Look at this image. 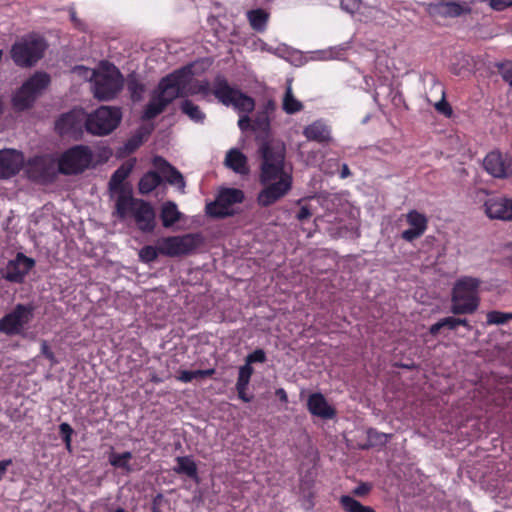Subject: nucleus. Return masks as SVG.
<instances>
[{
  "label": "nucleus",
  "mask_w": 512,
  "mask_h": 512,
  "mask_svg": "<svg viewBox=\"0 0 512 512\" xmlns=\"http://www.w3.org/2000/svg\"><path fill=\"white\" fill-rule=\"evenodd\" d=\"M260 181L265 186L258 195V203L268 207L284 197L292 188L291 173L285 170V148L263 143Z\"/></svg>",
  "instance_id": "obj_1"
},
{
  "label": "nucleus",
  "mask_w": 512,
  "mask_h": 512,
  "mask_svg": "<svg viewBox=\"0 0 512 512\" xmlns=\"http://www.w3.org/2000/svg\"><path fill=\"white\" fill-rule=\"evenodd\" d=\"M213 95L224 106H232L240 115L238 127L241 131L252 130L253 119L248 115L255 109V100L242 92L240 89L232 87L228 80L218 75L213 80Z\"/></svg>",
  "instance_id": "obj_2"
},
{
  "label": "nucleus",
  "mask_w": 512,
  "mask_h": 512,
  "mask_svg": "<svg viewBox=\"0 0 512 512\" xmlns=\"http://www.w3.org/2000/svg\"><path fill=\"white\" fill-rule=\"evenodd\" d=\"M115 210L120 219L133 218L137 228L144 233H150L156 227V213L153 206L143 199L134 198L131 191L128 194L118 195Z\"/></svg>",
  "instance_id": "obj_3"
},
{
  "label": "nucleus",
  "mask_w": 512,
  "mask_h": 512,
  "mask_svg": "<svg viewBox=\"0 0 512 512\" xmlns=\"http://www.w3.org/2000/svg\"><path fill=\"white\" fill-rule=\"evenodd\" d=\"M481 279L472 276L458 278L451 292L450 311L454 315L473 314L480 305Z\"/></svg>",
  "instance_id": "obj_4"
},
{
  "label": "nucleus",
  "mask_w": 512,
  "mask_h": 512,
  "mask_svg": "<svg viewBox=\"0 0 512 512\" xmlns=\"http://www.w3.org/2000/svg\"><path fill=\"white\" fill-rule=\"evenodd\" d=\"M184 70H175L163 77L152 94L143 111V119L152 120L160 115L166 107L179 97L177 89L183 84Z\"/></svg>",
  "instance_id": "obj_5"
},
{
  "label": "nucleus",
  "mask_w": 512,
  "mask_h": 512,
  "mask_svg": "<svg viewBox=\"0 0 512 512\" xmlns=\"http://www.w3.org/2000/svg\"><path fill=\"white\" fill-rule=\"evenodd\" d=\"M51 78L46 72H35L18 89L12 98L13 107L24 111L33 106L36 99L48 88Z\"/></svg>",
  "instance_id": "obj_6"
},
{
  "label": "nucleus",
  "mask_w": 512,
  "mask_h": 512,
  "mask_svg": "<svg viewBox=\"0 0 512 512\" xmlns=\"http://www.w3.org/2000/svg\"><path fill=\"white\" fill-rule=\"evenodd\" d=\"M93 152L87 145H74L58 158V171L63 175H78L87 170L93 162Z\"/></svg>",
  "instance_id": "obj_7"
},
{
  "label": "nucleus",
  "mask_w": 512,
  "mask_h": 512,
  "mask_svg": "<svg viewBox=\"0 0 512 512\" xmlns=\"http://www.w3.org/2000/svg\"><path fill=\"white\" fill-rule=\"evenodd\" d=\"M93 94L101 101L114 99L123 87V76L115 66L93 73Z\"/></svg>",
  "instance_id": "obj_8"
},
{
  "label": "nucleus",
  "mask_w": 512,
  "mask_h": 512,
  "mask_svg": "<svg viewBox=\"0 0 512 512\" xmlns=\"http://www.w3.org/2000/svg\"><path fill=\"white\" fill-rule=\"evenodd\" d=\"M121 118L120 108L101 106L86 116L85 129L93 135H108L118 127Z\"/></svg>",
  "instance_id": "obj_9"
},
{
  "label": "nucleus",
  "mask_w": 512,
  "mask_h": 512,
  "mask_svg": "<svg viewBox=\"0 0 512 512\" xmlns=\"http://www.w3.org/2000/svg\"><path fill=\"white\" fill-rule=\"evenodd\" d=\"M32 304H17L11 312L0 318V333L7 336L20 335L34 316Z\"/></svg>",
  "instance_id": "obj_10"
},
{
  "label": "nucleus",
  "mask_w": 512,
  "mask_h": 512,
  "mask_svg": "<svg viewBox=\"0 0 512 512\" xmlns=\"http://www.w3.org/2000/svg\"><path fill=\"white\" fill-rule=\"evenodd\" d=\"M201 242L198 234H185L182 236L163 237L157 241L161 255L177 257L187 255L194 251Z\"/></svg>",
  "instance_id": "obj_11"
},
{
  "label": "nucleus",
  "mask_w": 512,
  "mask_h": 512,
  "mask_svg": "<svg viewBox=\"0 0 512 512\" xmlns=\"http://www.w3.org/2000/svg\"><path fill=\"white\" fill-rule=\"evenodd\" d=\"M46 45L42 39L17 42L12 46L11 57L20 67H31L42 58Z\"/></svg>",
  "instance_id": "obj_12"
},
{
  "label": "nucleus",
  "mask_w": 512,
  "mask_h": 512,
  "mask_svg": "<svg viewBox=\"0 0 512 512\" xmlns=\"http://www.w3.org/2000/svg\"><path fill=\"white\" fill-rule=\"evenodd\" d=\"M244 192L236 188L222 189L214 202L206 205V213L214 218H225L233 213L230 207L234 204L242 203Z\"/></svg>",
  "instance_id": "obj_13"
},
{
  "label": "nucleus",
  "mask_w": 512,
  "mask_h": 512,
  "mask_svg": "<svg viewBox=\"0 0 512 512\" xmlns=\"http://www.w3.org/2000/svg\"><path fill=\"white\" fill-rule=\"evenodd\" d=\"M86 115L81 109L62 114L55 122V131L62 137L79 139L85 127Z\"/></svg>",
  "instance_id": "obj_14"
},
{
  "label": "nucleus",
  "mask_w": 512,
  "mask_h": 512,
  "mask_svg": "<svg viewBox=\"0 0 512 512\" xmlns=\"http://www.w3.org/2000/svg\"><path fill=\"white\" fill-rule=\"evenodd\" d=\"M179 70H184L183 73V84L179 86L177 92L179 97L201 95L202 98L206 99L210 94H213V86L211 87L208 80H194V72L192 65H186Z\"/></svg>",
  "instance_id": "obj_15"
},
{
  "label": "nucleus",
  "mask_w": 512,
  "mask_h": 512,
  "mask_svg": "<svg viewBox=\"0 0 512 512\" xmlns=\"http://www.w3.org/2000/svg\"><path fill=\"white\" fill-rule=\"evenodd\" d=\"M26 172L31 180L41 183L52 182L57 175L53 160L47 156H35L30 159Z\"/></svg>",
  "instance_id": "obj_16"
},
{
  "label": "nucleus",
  "mask_w": 512,
  "mask_h": 512,
  "mask_svg": "<svg viewBox=\"0 0 512 512\" xmlns=\"http://www.w3.org/2000/svg\"><path fill=\"white\" fill-rule=\"evenodd\" d=\"M484 169L495 178L512 176V156L498 150L491 151L483 161Z\"/></svg>",
  "instance_id": "obj_17"
},
{
  "label": "nucleus",
  "mask_w": 512,
  "mask_h": 512,
  "mask_svg": "<svg viewBox=\"0 0 512 512\" xmlns=\"http://www.w3.org/2000/svg\"><path fill=\"white\" fill-rule=\"evenodd\" d=\"M35 260L18 252L14 259L8 261L3 277L12 283L21 284L26 275L35 267Z\"/></svg>",
  "instance_id": "obj_18"
},
{
  "label": "nucleus",
  "mask_w": 512,
  "mask_h": 512,
  "mask_svg": "<svg viewBox=\"0 0 512 512\" xmlns=\"http://www.w3.org/2000/svg\"><path fill=\"white\" fill-rule=\"evenodd\" d=\"M24 164L22 152L14 149L0 150V179L15 176Z\"/></svg>",
  "instance_id": "obj_19"
},
{
  "label": "nucleus",
  "mask_w": 512,
  "mask_h": 512,
  "mask_svg": "<svg viewBox=\"0 0 512 512\" xmlns=\"http://www.w3.org/2000/svg\"><path fill=\"white\" fill-rule=\"evenodd\" d=\"M406 221L410 228L401 233V238L408 242H412L413 240L421 237L428 226L427 217L417 210H410L406 214Z\"/></svg>",
  "instance_id": "obj_20"
},
{
  "label": "nucleus",
  "mask_w": 512,
  "mask_h": 512,
  "mask_svg": "<svg viewBox=\"0 0 512 512\" xmlns=\"http://www.w3.org/2000/svg\"><path fill=\"white\" fill-rule=\"evenodd\" d=\"M428 12L432 16L460 17L471 12V7L467 2H438L429 4Z\"/></svg>",
  "instance_id": "obj_21"
},
{
  "label": "nucleus",
  "mask_w": 512,
  "mask_h": 512,
  "mask_svg": "<svg viewBox=\"0 0 512 512\" xmlns=\"http://www.w3.org/2000/svg\"><path fill=\"white\" fill-rule=\"evenodd\" d=\"M154 167L165 176L166 181L175 185L182 193L185 191L186 182L183 175L162 156H154Z\"/></svg>",
  "instance_id": "obj_22"
},
{
  "label": "nucleus",
  "mask_w": 512,
  "mask_h": 512,
  "mask_svg": "<svg viewBox=\"0 0 512 512\" xmlns=\"http://www.w3.org/2000/svg\"><path fill=\"white\" fill-rule=\"evenodd\" d=\"M277 108L276 102L269 99L256 112L253 118L252 131L268 134L271 129V118Z\"/></svg>",
  "instance_id": "obj_23"
},
{
  "label": "nucleus",
  "mask_w": 512,
  "mask_h": 512,
  "mask_svg": "<svg viewBox=\"0 0 512 512\" xmlns=\"http://www.w3.org/2000/svg\"><path fill=\"white\" fill-rule=\"evenodd\" d=\"M303 135L308 141L321 145H329L332 141L331 128L321 119L307 125L303 129Z\"/></svg>",
  "instance_id": "obj_24"
},
{
  "label": "nucleus",
  "mask_w": 512,
  "mask_h": 512,
  "mask_svg": "<svg viewBox=\"0 0 512 512\" xmlns=\"http://www.w3.org/2000/svg\"><path fill=\"white\" fill-rule=\"evenodd\" d=\"M307 409L312 415L322 419H332L336 415V410L329 405L325 396L320 392L309 395Z\"/></svg>",
  "instance_id": "obj_25"
},
{
  "label": "nucleus",
  "mask_w": 512,
  "mask_h": 512,
  "mask_svg": "<svg viewBox=\"0 0 512 512\" xmlns=\"http://www.w3.org/2000/svg\"><path fill=\"white\" fill-rule=\"evenodd\" d=\"M511 199L506 198H489L484 203L485 213L490 219H500L510 221V204Z\"/></svg>",
  "instance_id": "obj_26"
},
{
  "label": "nucleus",
  "mask_w": 512,
  "mask_h": 512,
  "mask_svg": "<svg viewBox=\"0 0 512 512\" xmlns=\"http://www.w3.org/2000/svg\"><path fill=\"white\" fill-rule=\"evenodd\" d=\"M136 164V159L131 158L120 165L112 174L109 180V188L113 192H118L119 195L128 194L125 191L124 181L129 177Z\"/></svg>",
  "instance_id": "obj_27"
},
{
  "label": "nucleus",
  "mask_w": 512,
  "mask_h": 512,
  "mask_svg": "<svg viewBox=\"0 0 512 512\" xmlns=\"http://www.w3.org/2000/svg\"><path fill=\"white\" fill-rule=\"evenodd\" d=\"M224 164L235 173L247 175L249 173L248 159L237 148H232L226 153Z\"/></svg>",
  "instance_id": "obj_28"
},
{
  "label": "nucleus",
  "mask_w": 512,
  "mask_h": 512,
  "mask_svg": "<svg viewBox=\"0 0 512 512\" xmlns=\"http://www.w3.org/2000/svg\"><path fill=\"white\" fill-rule=\"evenodd\" d=\"M177 466L174 471L177 474H184L192 480L198 482V469L195 461L189 456H179L176 458Z\"/></svg>",
  "instance_id": "obj_29"
},
{
  "label": "nucleus",
  "mask_w": 512,
  "mask_h": 512,
  "mask_svg": "<svg viewBox=\"0 0 512 512\" xmlns=\"http://www.w3.org/2000/svg\"><path fill=\"white\" fill-rule=\"evenodd\" d=\"M162 183L161 176L155 171L146 172L139 180L138 190L142 195H147Z\"/></svg>",
  "instance_id": "obj_30"
},
{
  "label": "nucleus",
  "mask_w": 512,
  "mask_h": 512,
  "mask_svg": "<svg viewBox=\"0 0 512 512\" xmlns=\"http://www.w3.org/2000/svg\"><path fill=\"white\" fill-rule=\"evenodd\" d=\"M160 218L162 225L165 228H169L180 220L181 213L179 212L177 205L174 202L167 201L161 208Z\"/></svg>",
  "instance_id": "obj_31"
},
{
  "label": "nucleus",
  "mask_w": 512,
  "mask_h": 512,
  "mask_svg": "<svg viewBox=\"0 0 512 512\" xmlns=\"http://www.w3.org/2000/svg\"><path fill=\"white\" fill-rule=\"evenodd\" d=\"M339 504L345 512H376L372 507L363 505L350 495H342Z\"/></svg>",
  "instance_id": "obj_32"
},
{
  "label": "nucleus",
  "mask_w": 512,
  "mask_h": 512,
  "mask_svg": "<svg viewBox=\"0 0 512 512\" xmlns=\"http://www.w3.org/2000/svg\"><path fill=\"white\" fill-rule=\"evenodd\" d=\"M180 110L196 123H203L206 118L205 113L200 107L189 99H185L180 103Z\"/></svg>",
  "instance_id": "obj_33"
},
{
  "label": "nucleus",
  "mask_w": 512,
  "mask_h": 512,
  "mask_svg": "<svg viewBox=\"0 0 512 512\" xmlns=\"http://www.w3.org/2000/svg\"><path fill=\"white\" fill-rule=\"evenodd\" d=\"M247 17L254 30H263L266 27L269 14L262 9H256L248 11Z\"/></svg>",
  "instance_id": "obj_34"
},
{
  "label": "nucleus",
  "mask_w": 512,
  "mask_h": 512,
  "mask_svg": "<svg viewBox=\"0 0 512 512\" xmlns=\"http://www.w3.org/2000/svg\"><path fill=\"white\" fill-rule=\"evenodd\" d=\"M282 108L287 114H295L303 109V104L294 97L290 86L285 91Z\"/></svg>",
  "instance_id": "obj_35"
},
{
  "label": "nucleus",
  "mask_w": 512,
  "mask_h": 512,
  "mask_svg": "<svg viewBox=\"0 0 512 512\" xmlns=\"http://www.w3.org/2000/svg\"><path fill=\"white\" fill-rule=\"evenodd\" d=\"M132 459V453L129 451H125L121 454L111 453L109 456V463L115 467L125 470L126 472H131L132 468L129 464V461Z\"/></svg>",
  "instance_id": "obj_36"
},
{
  "label": "nucleus",
  "mask_w": 512,
  "mask_h": 512,
  "mask_svg": "<svg viewBox=\"0 0 512 512\" xmlns=\"http://www.w3.org/2000/svg\"><path fill=\"white\" fill-rule=\"evenodd\" d=\"M457 327V318L453 316H448L440 319L438 322L431 325L429 328V333L432 336H436L442 328H447L448 330H455Z\"/></svg>",
  "instance_id": "obj_37"
},
{
  "label": "nucleus",
  "mask_w": 512,
  "mask_h": 512,
  "mask_svg": "<svg viewBox=\"0 0 512 512\" xmlns=\"http://www.w3.org/2000/svg\"><path fill=\"white\" fill-rule=\"evenodd\" d=\"M127 88L133 101H140L145 91V86L137 78L130 77L127 81Z\"/></svg>",
  "instance_id": "obj_38"
},
{
  "label": "nucleus",
  "mask_w": 512,
  "mask_h": 512,
  "mask_svg": "<svg viewBox=\"0 0 512 512\" xmlns=\"http://www.w3.org/2000/svg\"><path fill=\"white\" fill-rule=\"evenodd\" d=\"M161 255L159 251V245L156 246L146 245L139 251V258L142 262L151 263L154 262L158 256Z\"/></svg>",
  "instance_id": "obj_39"
},
{
  "label": "nucleus",
  "mask_w": 512,
  "mask_h": 512,
  "mask_svg": "<svg viewBox=\"0 0 512 512\" xmlns=\"http://www.w3.org/2000/svg\"><path fill=\"white\" fill-rule=\"evenodd\" d=\"M74 433L73 428L70 424L64 422L59 425V434L62 441L65 444L66 450L71 453L72 452V435Z\"/></svg>",
  "instance_id": "obj_40"
},
{
  "label": "nucleus",
  "mask_w": 512,
  "mask_h": 512,
  "mask_svg": "<svg viewBox=\"0 0 512 512\" xmlns=\"http://www.w3.org/2000/svg\"><path fill=\"white\" fill-rule=\"evenodd\" d=\"M502 79L512 87V61L505 60L495 64Z\"/></svg>",
  "instance_id": "obj_41"
},
{
  "label": "nucleus",
  "mask_w": 512,
  "mask_h": 512,
  "mask_svg": "<svg viewBox=\"0 0 512 512\" xmlns=\"http://www.w3.org/2000/svg\"><path fill=\"white\" fill-rule=\"evenodd\" d=\"M510 319H512V313H505V312L496 311V310H493V311H490L487 313V324H489V325L504 324Z\"/></svg>",
  "instance_id": "obj_42"
},
{
  "label": "nucleus",
  "mask_w": 512,
  "mask_h": 512,
  "mask_svg": "<svg viewBox=\"0 0 512 512\" xmlns=\"http://www.w3.org/2000/svg\"><path fill=\"white\" fill-rule=\"evenodd\" d=\"M254 368L248 365H242L238 371L236 386L248 387Z\"/></svg>",
  "instance_id": "obj_43"
},
{
  "label": "nucleus",
  "mask_w": 512,
  "mask_h": 512,
  "mask_svg": "<svg viewBox=\"0 0 512 512\" xmlns=\"http://www.w3.org/2000/svg\"><path fill=\"white\" fill-rule=\"evenodd\" d=\"M143 144V137L141 134H136L130 137L123 146V151L126 154L135 152Z\"/></svg>",
  "instance_id": "obj_44"
},
{
  "label": "nucleus",
  "mask_w": 512,
  "mask_h": 512,
  "mask_svg": "<svg viewBox=\"0 0 512 512\" xmlns=\"http://www.w3.org/2000/svg\"><path fill=\"white\" fill-rule=\"evenodd\" d=\"M266 360L265 351L263 349H256L246 356L244 365L252 366L254 363H264Z\"/></svg>",
  "instance_id": "obj_45"
},
{
  "label": "nucleus",
  "mask_w": 512,
  "mask_h": 512,
  "mask_svg": "<svg viewBox=\"0 0 512 512\" xmlns=\"http://www.w3.org/2000/svg\"><path fill=\"white\" fill-rule=\"evenodd\" d=\"M41 354L50 361L51 365H55L58 363V360L55 357V354L51 350L48 342L46 340L41 341Z\"/></svg>",
  "instance_id": "obj_46"
},
{
  "label": "nucleus",
  "mask_w": 512,
  "mask_h": 512,
  "mask_svg": "<svg viewBox=\"0 0 512 512\" xmlns=\"http://www.w3.org/2000/svg\"><path fill=\"white\" fill-rule=\"evenodd\" d=\"M362 0H341V7L349 13H355L359 10Z\"/></svg>",
  "instance_id": "obj_47"
},
{
  "label": "nucleus",
  "mask_w": 512,
  "mask_h": 512,
  "mask_svg": "<svg viewBox=\"0 0 512 512\" xmlns=\"http://www.w3.org/2000/svg\"><path fill=\"white\" fill-rule=\"evenodd\" d=\"M368 436L370 439H374L376 442H378L382 445H385L391 438L390 434L380 433L373 429L369 430Z\"/></svg>",
  "instance_id": "obj_48"
},
{
  "label": "nucleus",
  "mask_w": 512,
  "mask_h": 512,
  "mask_svg": "<svg viewBox=\"0 0 512 512\" xmlns=\"http://www.w3.org/2000/svg\"><path fill=\"white\" fill-rule=\"evenodd\" d=\"M435 108L439 113L445 116L449 117L452 114V108L444 98L435 104Z\"/></svg>",
  "instance_id": "obj_49"
},
{
  "label": "nucleus",
  "mask_w": 512,
  "mask_h": 512,
  "mask_svg": "<svg viewBox=\"0 0 512 512\" xmlns=\"http://www.w3.org/2000/svg\"><path fill=\"white\" fill-rule=\"evenodd\" d=\"M312 216V210L309 205H302L296 214L297 220L303 222Z\"/></svg>",
  "instance_id": "obj_50"
},
{
  "label": "nucleus",
  "mask_w": 512,
  "mask_h": 512,
  "mask_svg": "<svg viewBox=\"0 0 512 512\" xmlns=\"http://www.w3.org/2000/svg\"><path fill=\"white\" fill-rule=\"evenodd\" d=\"M214 374H215L214 368H210V369H206V370H195V371H192V378H193V380L194 379L201 380V379H205L208 377H212Z\"/></svg>",
  "instance_id": "obj_51"
},
{
  "label": "nucleus",
  "mask_w": 512,
  "mask_h": 512,
  "mask_svg": "<svg viewBox=\"0 0 512 512\" xmlns=\"http://www.w3.org/2000/svg\"><path fill=\"white\" fill-rule=\"evenodd\" d=\"M490 6L497 11L512 6V0H490Z\"/></svg>",
  "instance_id": "obj_52"
},
{
  "label": "nucleus",
  "mask_w": 512,
  "mask_h": 512,
  "mask_svg": "<svg viewBox=\"0 0 512 512\" xmlns=\"http://www.w3.org/2000/svg\"><path fill=\"white\" fill-rule=\"evenodd\" d=\"M371 490V485L368 483H361L357 487L354 488L353 494L355 496L363 497L367 495Z\"/></svg>",
  "instance_id": "obj_53"
},
{
  "label": "nucleus",
  "mask_w": 512,
  "mask_h": 512,
  "mask_svg": "<svg viewBox=\"0 0 512 512\" xmlns=\"http://www.w3.org/2000/svg\"><path fill=\"white\" fill-rule=\"evenodd\" d=\"M247 389H248V387L236 386V390H237L239 399H241L245 403H249L253 399L252 395H248L246 393Z\"/></svg>",
  "instance_id": "obj_54"
},
{
  "label": "nucleus",
  "mask_w": 512,
  "mask_h": 512,
  "mask_svg": "<svg viewBox=\"0 0 512 512\" xmlns=\"http://www.w3.org/2000/svg\"><path fill=\"white\" fill-rule=\"evenodd\" d=\"M176 379L183 383H189L193 380L192 371L181 370V371H179L178 375L176 376Z\"/></svg>",
  "instance_id": "obj_55"
},
{
  "label": "nucleus",
  "mask_w": 512,
  "mask_h": 512,
  "mask_svg": "<svg viewBox=\"0 0 512 512\" xmlns=\"http://www.w3.org/2000/svg\"><path fill=\"white\" fill-rule=\"evenodd\" d=\"M162 494H157L154 498H153V501H152V507H151V511L152 512H161L160 510V503L162 501Z\"/></svg>",
  "instance_id": "obj_56"
},
{
  "label": "nucleus",
  "mask_w": 512,
  "mask_h": 512,
  "mask_svg": "<svg viewBox=\"0 0 512 512\" xmlns=\"http://www.w3.org/2000/svg\"><path fill=\"white\" fill-rule=\"evenodd\" d=\"M275 395L279 398V400L283 403L288 402V396L286 391L283 388H279L275 391Z\"/></svg>",
  "instance_id": "obj_57"
},
{
  "label": "nucleus",
  "mask_w": 512,
  "mask_h": 512,
  "mask_svg": "<svg viewBox=\"0 0 512 512\" xmlns=\"http://www.w3.org/2000/svg\"><path fill=\"white\" fill-rule=\"evenodd\" d=\"M350 175H351V171H350L348 165L345 163L342 164L341 170H340V177L342 179H345V178L349 177Z\"/></svg>",
  "instance_id": "obj_58"
},
{
  "label": "nucleus",
  "mask_w": 512,
  "mask_h": 512,
  "mask_svg": "<svg viewBox=\"0 0 512 512\" xmlns=\"http://www.w3.org/2000/svg\"><path fill=\"white\" fill-rule=\"evenodd\" d=\"M457 326L466 327L468 330L471 329V325L467 319L457 318Z\"/></svg>",
  "instance_id": "obj_59"
},
{
  "label": "nucleus",
  "mask_w": 512,
  "mask_h": 512,
  "mask_svg": "<svg viewBox=\"0 0 512 512\" xmlns=\"http://www.w3.org/2000/svg\"><path fill=\"white\" fill-rule=\"evenodd\" d=\"M452 72L456 75H460L461 74V69H457L456 67H453L452 68Z\"/></svg>",
  "instance_id": "obj_60"
},
{
  "label": "nucleus",
  "mask_w": 512,
  "mask_h": 512,
  "mask_svg": "<svg viewBox=\"0 0 512 512\" xmlns=\"http://www.w3.org/2000/svg\"><path fill=\"white\" fill-rule=\"evenodd\" d=\"M71 19L73 21H76V17H75V12L74 11H71Z\"/></svg>",
  "instance_id": "obj_61"
},
{
  "label": "nucleus",
  "mask_w": 512,
  "mask_h": 512,
  "mask_svg": "<svg viewBox=\"0 0 512 512\" xmlns=\"http://www.w3.org/2000/svg\"><path fill=\"white\" fill-rule=\"evenodd\" d=\"M114 512H126L125 509L119 507Z\"/></svg>",
  "instance_id": "obj_62"
}]
</instances>
